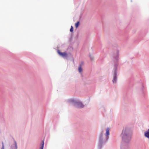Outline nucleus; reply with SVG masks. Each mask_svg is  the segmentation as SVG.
<instances>
[{
	"label": "nucleus",
	"mask_w": 149,
	"mask_h": 149,
	"mask_svg": "<svg viewBox=\"0 0 149 149\" xmlns=\"http://www.w3.org/2000/svg\"><path fill=\"white\" fill-rule=\"evenodd\" d=\"M84 64V63L83 62L81 61V63L79 64V66H81V67H82Z\"/></svg>",
	"instance_id": "obj_14"
},
{
	"label": "nucleus",
	"mask_w": 149,
	"mask_h": 149,
	"mask_svg": "<svg viewBox=\"0 0 149 149\" xmlns=\"http://www.w3.org/2000/svg\"><path fill=\"white\" fill-rule=\"evenodd\" d=\"M14 144L12 145L10 147V149H17V146L16 141L14 139Z\"/></svg>",
	"instance_id": "obj_7"
},
{
	"label": "nucleus",
	"mask_w": 149,
	"mask_h": 149,
	"mask_svg": "<svg viewBox=\"0 0 149 149\" xmlns=\"http://www.w3.org/2000/svg\"><path fill=\"white\" fill-rule=\"evenodd\" d=\"M68 102L73 104L75 107L79 108H82L84 107L81 102L77 99L71 98L68 100Z\"/></svg>",
	"instance_id": "obj_4"
},
{
	"label": "nucleus",
	"mask_w": 149,
	"mask_h": 149,
	"mask_svg": "<svg viewBox=\"0 0 149 149\" xmlns=\"http://www.w3.org/2000/svg\"><path fill=\"white\" fill-rule=\"evenodd\" d=\"M148 130H149V128L148 129Z\"/></svg>",
	"instance_id": "obj_17"
},
{
	"label": "nucleus",
	"mask_w": 149,
	"mask_h": 149,
	"mask_svg": "<svg viewBox=\"0 0 149 149\" xmlns=\"http://www.w3.org/2000/svg\"><path fill=\"white\" fill-rule=\"evenodd\" d=\"M109 135V131H106L104 134L103 131L101 132L99 138L98 149H102L103 146L107 141Z\"/></svg>",
	"instance_id": "obj_3"
},
{
	"label": "nucleus",
	"mask_w": 149,
	"mask_h": 149,
	"mask_svg": "<svg viewBox=\"0 0 149 149\" xmlns=\"http://www.w3.org/2000/svg\"><path fill=\"white\" fill-rule=\"evenodd\" d=\"M89 56H90V59L91 60V61H93V59H94V57L92 55H89Z\"/></svg>",
	"instance_id": "obj_13"
},
{
	"label": "nucleus",
	"mask_w": 149,
	"mask_h": 149,
	"mask_svg": "<svg viewBox=\"0 0 149 149\" xmlns=\"http://www.w3.org/2000/svg\"><path fill=\"white\" fill-rule=\"evenodd\" d=\"M139 90L140 93L142 96L144 97L146 95V92L144 91V87L142 83H141V86L139 88Z\"/></svg>",
	"instance_id": "obj_5"
},
{
	"label": "nucleus",
	"mask_w": 149,
	"mask_h": 149,
	"mask_svg": "<svg viewBox=\"0 0 149 149\" xmlns=\"http://www.w3.org/2000/svg\"><path fill=\"white\" fill-rule=\"evenodd\" d=\"M57 52L60 56L63 58H67L68 57V54L65 52H61L59 50H58Z\"/></svg>",
	"instance_id": "obj_6"
},
{
	"label": "nucleus",
	"mask_w": 149,
	"mask_h": 149,
	"mask_svg": "<svg viewBox=\"0 0 149 149\" xmlns=\"http://www.w3.org/2000/svg\"><path fill=\"white\" fill-rule=\"evenodd\" d=\"M132 133L131 131H122L120 134L122 140L120 149H129L128 143L131 140Z\"/></svg>",
	"instance_id": "obj_1"
},
{
	"label": "nucleus",
	"mask_w": 149,
	"mask_h": 149,
	"mask_svg": "<svg viewBox=\"0 0 149 149\" xmlns=\"http://www.w3.org/2000/svg\"><path fill=\"white\" fill-rule=\"evenodd\" d=\"M2 147L1 148V149H4V143L3 142H2Z\"/></svg>",
	"instance_id": "obj_15"
},
{
	"label": "nucleus",
	"mask_w": 149,
	"mask_h": 149,
	"mask_svg": "<svg viewBox=\"0 0 149 149\" xmlns=\"http://www.w3.org/2000/svg\"><path fill=\"white\" fill-rule=\"evenodd\" d=\"M44 141H42L41 143V146L40 148V149H43L44 146Z\"/></svg>",
	"instance_id": "obj_10"
},
{
	"label": "nucleus",
	"mask_w": 149,
	"mask_h": 149,
	"mask_svg": "<svg viewBox=\"0 0 149 149\" xmlns=\"http://www.w3.org/2000/svg\"><path fill=\"white\" fill-rule=\"evenodd\" d=\"M80 24V22L79 21L77 22L75 24V27L76 28H77L79 26Z\"/></svg>",
	"instance_id": "obj_9"
},
{
	"label": "nucleus",
	"mask_w": 149,
	"mask_h": 149,
	"mask_svg": "<svg viewBox=\"0 0 149 149\" xmlns=\"http://www.w3.org/2000/svg\"><path fill=\"white\" fill-rule=\"evenodd\" d=\"M132 127L130 125L125 126L123 130H131L132 129Z\"/></svg>",
	"instance_id": "obj_8"
},
{
	"label": "nucleus",
	"mask_w": 149,
	"mask_h": 149,
	"mask_svg": "<svg viewBox=\"0 0 149 149\" xmlns=\"http://www.w3.org/2000/svg\"><path fill=\"white\" fill-rule=\"evenodd\" d=\"M112 56L115 63L114 65L113 69L112 72V74L113 76L112 81L113 83H115L117 81V67L118 65L117 63L118 62L119 60V50H117L116 53H113V54Z\"/></svg>",
	"instance_id": "obj_2"
},
{
	"label": "nucleus",
	"mask_w": 149,
	"mask_h": 149,
	"mask_svg": "<svg viewBox=\"0 0 149 149\" xmlns=\"http://www.w3.org/2000/svg\"><path fill=\"white\" fill-rule=\"evenodd\" d=\"M78 70L79 72L80 73L82 72V67H81V66H79Z\"/></svg>",
	"instance_id": "obj_11"
},
{
	"label": "nucleus",
	"mask_w": 149,
	"mask_h": 149,
	"mask_svg": "<svg viewBox=\"0 0 149 149\" xmlns=\"http://www.w3.org/2000/svg\"><path fill=\"white\" fill-rule=\"evenodd\" d=\"M73 30H74L73 27L72 26H71V28L70 29V32H72L73 31Z\"/></svg>",
	"instance_id": "obj_12"
},
{
	"label": "nucleus",
	"mask_w": 149,
	"mask_h": 149,
	"mask_svg": "<svg viewBox=\"0 0 149 149\" xmlns=\"http://www.w3.org/2000/svg\"><path fill=\"white\" fill-rule=\"evenodd\" d=\"M110 129L109 127H107L105 130H109Z\"/></svg>",
	"instance_id": "obj_16"
}]
</instances>
